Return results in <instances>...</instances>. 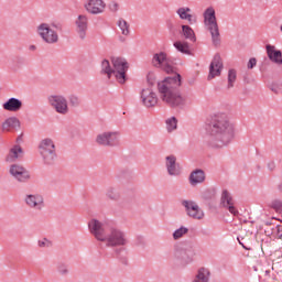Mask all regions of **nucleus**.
<instances>
[{
    "label": "nucleus",
    "instance_id": "473e14b6",
    "mask_svg": "<svg viewBox=\"0 0 282 282\" xmlns=\"http://www.w3.org/2000/svg\"><path fill=\"white\" fill-rule=\"evenodd\" d=\"M272 271L275 274L274 280L278 282H282V262H274L272 264Z\"/></svg>",
    "mask_w": 282,
    "mask_h": 282
},
{
    "label": "nucleus",
    "instance_id": "de8ad7c7",
    "mask_svg": "<svg viewBox=\"0 0 282 282\" xmlns=\"http://www.w3.org/2000/svg\"><path fill=\"white\" fill-rule=\"evenodd\" d=\"M278 191L282 193V182L278 185Z\"/></svg>",
    "mask_w": 282,
    "mask_h": 282
},
{
    "label": "nucleus",
    "instance_id": "cd10ccee",
    "mask_svg": "<svg viewBox=\"0 0 282 282\" xmlns=\"http://www.w3.org/2000/svg\"><path fill=\"white\" fill-rule=\"evenodd\" d=\"M181 34L186 39V41H191V43H195L197 37L195 36V31L189 25L183 24Z\"/></svg>",
    "mask_w": 282,
    "mask_h": 282
},
{
    "label": "nucleus",
    "instance_id": "b1692460",
    "mask_svg": "<svg viewBox=\"0 0 282 282\" xmlns=\"http://www.w3.org/2000/svg\"><path fill=\"white\" fill-rule=\"evenodd\" d=\"M191 186H197V184H204L206 181V173L203 170H195L188 177Z\"/></svg>",
    "mask_w": 282,
    "mask_h": 282
},
{
    "label": "nucleus",
    "instance_id": "72a5a7b5",
    "mask_svg": "<svg viewBox=\"0 0 282 282\" xmlns=\"http://www.w3.org/2000/svg\"><path fill=\"white\" fill-rule=\"evenodd\" d=\"M235 83H237V70L231 68V69L228 70L227 89H232V87H235Z\"/></svg>",
    "mask_w": 282,
    "mask_h": 282
},
{
    "label": "nucleus",
    "instance_id": "ddd939ff",
    "mask_svg": "<svg viewBox=\"0 0 282 282\" xmlns=\"http://www.w3.org/2000/svg\"><path fill=\"white\" fill-rule=\"evenodd\" d=\"M84 9L88 14L98 15L105 12L107 3L104 0H86L84 2Z\"/></svg>",
    "mask_w": 282,
    "mask_h": 282
},
{
    "label": "nucleus",
    "instance_id": "4468645a",
    "mask_svg": "<svg viewBox=\"0 0 282 282\" xmlns=\"http://www.w3.org/2000/svg\"><path fill=\"white\" fill-rule=\"evenodd\" d=\"M182 206H184L186 215L192 219H204V210L199 208L195 200H182Z\"/></svg>",
    "mask_w": 282,
    "mask_h": 282
},
{
    "label": "nucleus",
    "instance_id": "a18cd8bd",
    "mask_svg": "<svg viewBox=\"0 0 282 282\" xmlns=\"http://www.w3.org/2000/svg\"><path fill=\"white\" fill-rule=\"evenodd\" d=\"M278 237L282 239V227H278Z\"/></svg>",
    "mask_w": 282,
    "mask_h": 282
},
{
    "label": "nucleus",
    "instance_id": "412c9836",
    "mask_svg": "<svg viewBox=\"0 0 282 282\" xmlns=\"http://www.w3.org/2000/svg\"><path fill=\"white\" fill-rule=\"evenodd\" d=\"M141 100L142 105L148 109H151V107H155V105H158V95L153 93L151 88H144L141 91Z\"/></svg>",
    "mask_w": 282,
    "mask_h": 282
},
{
    "label": "nucleus",
    "instance_id": "423d86ee",
    "mask_svg": "<svg viewBox=\"0 0 282 282\" xmlns=\"http://www.w3.org/2000/svg\"><path fill=\"white\" fill-rule=\"evenodd\" d=\"M39 152L44 164H54L56 162V144L54 140L46 138L39 144Z\"/></svg>",
    "mask_w": 282,
    "mask_h": 282
},
{
    "label": "nucleus",
    "instance_id": "e433bc0d",
    "mask_svg": "<svg viewBox=\"0 0 282 282\" xmlns=\"http://www.w3.org/2000/svg\"><path fill=\"white\" fill-rule=\"evenodd\" d=\"M68 101L70 107H80V97L78 95H69Z\"/></svg>",
    "mask_w": 282,
    "mask_h": 282
},
{
    "label": "nucleus",
    "instance_id": "c85d7f7f",
    "mask_svg": "<svg viewBox=\"0 0 282 282\" xmlns=\"http://www.w3.org/2000/svg\"><path fill=\"white\" fill-rule=\"evenodd\" d=\"M210 271L206 268H200L192 282H209Z\"/></svg>",
    "mask_w": 282,
    "mask_h": 282
},
{
    "label": "nucleus",
    "instance_id": "7c9ffc66",
    "mask_svg": "<svg viewBox=\"0 0 282 282\" xmlns=\"http://www.w3.org/2000/svg\"><path fill=\"white\" fill-rule=\"evenodd\" d=\"M106 197L111 199V202H119L121 197L120 191L116 187H109L106 192Z\"/></svg>",
    "mask_w": 282,
    "mask_h": 282
},
{
    "label": "nucleus",
    "instance_id": "20e7f679",
    "mask_svg": "<svg viewBox=\"0 0 282 282\" xmlns=\"http://www.w3.org/2000/svg\"><path fill=\"white\" fill-rule=\"evenodd\" d=\"M204 25L212 36V43L215 47L221 45V33H219V24L217 23V15L213 7L207 8L204 13Z\"/></svg>",
    "mask_w": 282,
    "mask_h": 282
},
{
    "label": "nucleus",
    "instance_id": "9d476101",
    "mask_svg": "<svg viewBox=\"0 0 282 282\" xmlns=\"http://www.w3.org/2000/svg\"><path fill=\"white\" fill-rule=\"evenodd\" d=\"M152 65L159 69H163V72H166V74H171L173 72L171 59H169L165 52L154 54L152 57Z\"/></svg>",
    "mask_w": 282,
    "mask_h": 282
},
{
    "label": "nucleus",
    "instance_id": "6e6552de",
    "mask_svg": "<svg viewBox=\"0 0 282 282\" xmlns=\"http://www.w3.org/2000/svg\"><path fill=\"white\" fill-rule=\"evenodd\" d=\"M47 100L48 105H51L59 116H67V113H69V104L64 95L54 94L48 96Z\"/></svg>",
    "mask_w": 282,
    "mask_h": 282
},
{
    "label": "nucleus",
    "instance_id": "ea45409f",
    "mask_svg": "<svg viewBox=\"0 0 282 282\" xmlns=\"http://www.w3.org/2000/svg\"><path fill=\"white\" fill-rule=\"evenodd\" d=\"M39 248H52V241L47 240V238H43L37 241Z\"/></svg>",
    "mask_w": 282,
    "mask_h": 282
},
{
    "label": "nucleus",
    "instance_id": "393cba45",
    "mask_svg": "<svg viewBox=\"0 0 282 282\" xmlns=\"http://www.w3.org/2000/svg\"><path fill=\"white\" fill-rule=\"evenodd\" d=\"M188 12H191V8L182 7L177 9L176 14L180 17L182 21H188L189 25L197 23V19H195L193 14Z\"/></svg>",
    "mask_w": 282,
    "mask_h": 282
},
{
    "label": "nucleus",
    "instance_id": "dca6fc26",
    "mask_svg": "<svg viewBox=\"0 0 282 282\" xmlns=\"http://www.w3.org/2000/svg\"><path fill=\"white\" fill-rule=\"evenodd\" d=\"M24 202L33 210H43L45 208V199L41 194H26Z\"/></svg>",
    "mask_w": 282,
    "mask_h": 282
},
{
    "label": "nucleus",
    "instance_id": "f257e3e1",
    "mask_svg": "<svg viewBox=\"0 0 282 282\" xmlns=\"http://www.w3.org/2000/svg\"><path fill=\"white\" fill-rule=\"evenodd\" d=\"M180 87H182V75L180 74L166 77L158 84L161 100L172 109H184L192 102L191 95L180 93Z\"/></svg>",
    "mask_w": 282,
    "mask_h": 282
},
{
    "label": "nucleus",
    "instance_id": "2eb2a0df",
    "mask_svg": "<svg viewBox=\"0 0 282 282\" xmlns=\"http://www.w3.org/2000/svg\"><path fill=\"white\" fill-rule=\"evenodd\" d=\"M75 29L80 41H85L87 39V30H89V18L86 14H79L75 20Z\"/></svg>",
    "mask_w": 282,
    "mask_h": 282
},
{
    "label": "nucleus",
    "instance_id": "f704fd0d",
    "mask_svg": "<svg viewBox=\"0 0 282 282\" xmlns=\"http://www.w3.org/2000/svg\"><path fill=\"white\" fill-rule=\"evenodd\" d=\"M165 124L169 133H172V131H175V129H177V118L170 117L169 119H166Z\"/></svg>",
    "mask_w": 282,
    "mask_h": 282
},
{
    "label": "nucleus",
    "instance_id": "5701e85b",
    "mask_svg": "<svg viewBox=\"0 0 282 282\" xmlns=\"http://www.w3.org/2000/svg\"><path fill=\"white\" fill-rule=\"evenodd\" d=\"M2 107L6 111H21V109L23 108V101H21V99L11 97L8 101L3 104Z\"/></svg>",
    "mask_w": 282,
    "mask_h": 282
},
{
    "label": "nucleus",
    "instance_id": "39448f33",
    "mask_svg": "<svg viewBox=\"0 0 282 282\" xmlns=\"http://www.w3.org/2000/svg\"><path fill=\"white\" fill-rule=\"evenodd\" d=\"M58 30H63L58 23L50 24L43 22L36 26L37 35L46 45H56L58 43Z\"/></svg>",
    "mask_w": 282,
    "mask_h": 282
},
{
    "label": "nucleus",
    "instance_id": "f8f14e48",
    "mask_svg": "<svg viewBox=\"0 0 282 282\" xmlns=\"http://www.w3.org/2000/svg\"><path fill=\"white\" fill-rule=\"evenodd\" d=\"M118 132L106 131L96 137V142L99 147H116L118 144Z\"/></svg>",
    "mask_w": 282,
    "mask_h": 282
},
{
    "label": "nucleus",
    "instance_id": "7ed1b4c3",
    "mask_svg": "<svg viewBox=\"0 0 282 282\" xmlns=\"http://www.w3.org/2000/svg\"><path fill=\"white\" fill-rule=\"evenodd\" d=\"M111 63L109 62V59H102L100 73L105 74L107 78H111V76H115L116 80L119 82L120 85H124V83H127V72L129 69V63H127V59L122 57H112Z\"/></svg>",
    "mask_w": 282,
    "mask_h": 282
},
{
    "label": "nucleus",
    "instance_id": "bb28decb",
    "mask_svg": "<svg viewBox=\"0 0 282 282\" xmlns=\"http://www.w3.org/2000/svg\"><path fill=\"white\" fill-rule=\"evenodd\" d=\"M11 129H14L15 131H19L21 129V121L17 117H9L6 119L2 123V131H10Z\"/></svg>",
    "mask_w": 282,
    "mask_h": 282
},
{
    "label": "nucleus",
    "instance_id": "a19ab883",
    "mask_svg": "<svg viewBox=\"0 0 282 282\" xmlns=\"http://www.w3.org/2000/svg\"><path fill=\"white\" fill-rule=\"evenodd\" d=\"M110 12H118L120 10V3L112 1L108 4Z\"/></svg>",
    "mask_w": 282,
    "mask_h": 282
},
{
    "label": "nucleus",
    "instance_id": "f03ea898",
    "mask_svg": "<svg viewBox=\"0 0 282 282\" xmlns=\"http://www.w3.org/2000/svg\"><path fill=\"white\" fill-rule=\"evenodd\" d=\"M235 140V124L226 113L215 115L209 124L208 144L213 149L228 147Z\"/></svg>",
    "mask_w": 282,
    "mask_h": 282
},
{
    "label": "nucleus",
    "instance_id": "c03bdc74",
    "mask_svg": "<svg viewBox=\"0 0 282 282\" xmlns=\"http://www.w3.org/2000/svg\"><path fill=\"white\" fill-rule=\"evenodd\" d=\"M268 169H269V171H273L274 169H276V165L274 164V162H269Z\"/></svg>",
    "mask_w": 282,
    "mask_h": 282
},
{
    "label": "nucleus",
    "instance_id": "a211bd4d",
    "mask_svg": "<svg viewBox=\"0 0 282 282\" xmlns=\"http://www.w3.org/2000/svg\"><path fill=\"white\" fill-rule=\"evenodd\" d=\"M224 69V62H221V56L216 54L209 65V74L207 79L213 80L216 76H221V70Z\"/></svg>",
    "mask_w": 282,
    "mask_h": 282
},
{
    "label": "nucleus",
    "instance_id": "a878e982",
    "mask_svg": "<svg viewBox=\"0 0 282 282\" xmlns=\"http://www.w3.org/2000/svg\"><path fill=\"white\" fill-rule=\"evenodd\" d=\"M267 54L272 61V63H275L276 65H282V53L281 51H276V47L273 45H267Z\"/></svg>",
    "mask_w": 282,
    "mask_h": 282
},
{
    "label": "nucleus",
    "instance_id": "c9c22d12",
    "mask_svg": "<svg viewBox=\"0 0 282 282\" xmlns=\"http://www.w3.org/2000/svg\"><path fill=\"white\" fill-rule=\"evenodd\" d=\"M188 232V228L186 227H181L178 229H176L174 232H173V239L177 240V239H182V237L184 235H187Z\"/></svg>",
    "mask_w": 282,
    "mask_h": 282
},
{
    "label": "nucleus",
    "instance_id": "4be33fe9",
    "mask_svg": "<svg viewBox=\"0 0 282 282\" xmlns=\"http://www.w3.org/2000/svg\"><path fill=\"white\" fill-rule=\"evenodd\" d=\"M21 158H23V149H21V145H14L9 150V153L6 156V162H8V164H13V162L21 160Z\"/></svg>",
    "mask_w": 282,
    "mask_h": 282
},
{
    "label": "nucleus",
    "instance_id": "0eeeda50",
    "mask_svg": "<svg viewBox=\"0 0 282 282\" xmlns=\"http://www.w3.org/2000/svg\"><path fill=\"white\" fill-rule=\"evenodd\" d=\"M108 248H116L118 246H127V238H124V232L113 227H110L104 239L101 240Z\"/></svg>",
    "mask_w": 282,
    "mask_h": 282
},
{
    "label": "nucleus",
    "instance_id": "8fccbe9b",
    "mask_svg": "<svg viewBox=\"0 0 282 282\" xmlns=\"http://www.w3.org/2000/svg\"><path fill=\"white\" fill-rule=\"evenodd\" d=\"M265 274H269V271H265Z\"/></svg>",
    "mask_w": 282,
    "mask_h": 282
},
{
    "label": "nucleus",
    "instance_id": "4c0bfd02",
    "mask_svg": "<svg viewBox=\"0 0 282 282\" xmlns=\"http://www.w3.org/2000/svg\"><path fill=\"white\" fill-rule=\"evenodd\" d=\"M271 208L273 210H276V213H282V200L281 199H274L271 202Z\"/></svg>",
    "mask_w": 282,
    "mask_h": 282
},
{
    "label": "nucleus",
    "instance_id": "9b49d317",
    "mask_svg": "<svg viewBox=\"0 0 282 282\" xmlns=\"http://www.w3.org/2000/svg\"><path fill=\"white\" fill-rule=\"evenodd\" d=\"M88 228L89 232L97 239V241H102L109 230V228L98 219H91L88 223Z\"/></svg>",
    "mask_w": 282,
    "mask_h": 282
},
{
    "label": "nucleus",
    "instance_id": "c756f323",
    "mask_svg": "<svg viewBox=\"0 0 282 282\" xmlns=\"http://www.w3.org/2000/svg\"><path fill=\"white\" fill-rule=\"evenodd\" d=\"M117 25H118L119 30H121V34L123 36H129V34H131L130 25H129V22H127V20L120 18L117 21Z\"/></svg>",
    "mask_w": 282,
    "mask_h": 282
},
{
    "label": "nucleus",
    "instance_id": "58836bf2",
    "mask_svg": "<svg viewBox=\"0 0 282 282\" xmlns=\"http://www.w3.org/2000/svg\"><path fill=\"white\" fill-rule=\"evenodd\" d=\"M57 272L62 276H67V274H69V269L66 267V264L62 263L57 265Z\"/></svg>",
    "mask_w": 282,
    "mask_h": 282
},
{
    "label": "nucleus",
    "instance_id": "f3484780",
    "mask_svg": "<svg viewBox=\"0 0 282 282\" xmlns=\"http://www.w3.org/2000/svg\"><path fill=\"white\" fill-rule=\"evenodd\" d=\"M195 252L193 251V246L186 243H178L175 246L174 257L175 259H181L182 261H186L193 257Z\"/></svg>",
    "mask_w": 282,
    "mask_h": 282
},
{
    "label": "nucleus",
    "instance_id": "6ab92c4d",
    "mask_svg": "<svg viewBox=\"0 0 282 282\" xmlns=\"http://www.w3.org/2000/svg\"><path fill=\"white\" fill-rule=\"evenodd\" d=\"M220 206L224 208H228L229 213L231 215H239V210L235 208V199L232 198V195L227 189L223 191L221 197H220Z\"/></svg>",
    "mask_w": 282,
    "mask_h": 282
},
{
    "label": "nucleus",
    "instance_id": "2f4dec72",
    "mask_svg": "<svg viewBox=\"0 0 282 282\" xmlns=\"http://www.w3.org/2000/svg\"><path fill=\"white\" fill-rule=\"evenodd\" d=\"M174 47L177 52H181V54H191V46L188 45V42L177 41L174 43Z\"/></svg>",
    "mask_w": 282,
    "mask_h": 282
},
{
    "label": "nucleus",
    "instance_id": "09e8293b",
    "mask_svg": "<svg viewBox=\"0 0 282 282\" xmlns=\"http://www.w3.org/2000/svg\"><path fill=\"white\" fill-rule=\"evenodd\" d=\"M242 248H245L246 250L248 249V248H246V246H243V245H242Z\"/></svg>",
    "mask_w": 282,
    "mask_h": 282
},
{
    "label": "nucleus",
    "instance_id": "79ce46f5",
    "mask_svg": "<svg viewBox=\"0 0 282 282\" xmlns=\"http://www.w3.org/2000/svg\"><path fill=\"white\" fill-rule=\"evenodd\" d=\"M271 91H273L274 94H281L282 95V83H280L278 85H273L271 87Z\"/></svg>",
    "mask_w": 282,
    "mask_h": 282
},
{
    "label": "nucleus",
    "instance_id": "37998d69",
    "mask_svg": "<svg viewBox=\"0 0 282 282\" xmlns=\"http://www.w3.org/2000/svg\"><path fill=\"white\" fill-rule=\"evenodd\" d=\"M257 66V58L251 57L247 64L248 69H253Z\"/></svg>",
    "mask_w": 282,
    "mask_h": 282
},
{
    "label": "nucleus",
    "instance_id": "aec40b11",
    "mask_svg": "<svg viewBox=\"0 0 282 282\" xmlns=\"http://www.w3.org/2000/svg\"><path fill=\"white\" fill-rule=\"evenodd\" d=\"M165 166L171 177H180V175H182V170L177 164V158H175V155H169L165 158Z\"/></svg>",
    "mask_w": 282,
    "mask_h": 282
},
{
    "label": "nucleus",
    "instance_id": "49530a36",
    "mask_svg": "<svg viewBox=\"0 0 282 282\" xmlns=\"http://www.w3.org/2000/svg\"><path fill=\"white\" fill-rule=\"evenodd\" d=\"M29 50H30L31 52H36V45H30V46H29Z\"/></svg>",
    "mask_w": 282,
    "mask_h": 282
},
{
    "label": "nucleus",
    "instance_id": "1a4fd4ad",
    "mask_svg": "<svg viewBox=\"0 0 282 282\" xmlns=\"http://www.w3.org/2000/svg\"><path fill=\"white\" fill-rule=\"evenodd\" d=\"M9 174L11 175V177H13V180H15V182H19L20 184H25L30 182L32 177L30 175V171H28L25 166L17 163L10 165Z\"/></svg>",
    "mask_w": 282,
    "mask_h": 282
}]
</instances>
